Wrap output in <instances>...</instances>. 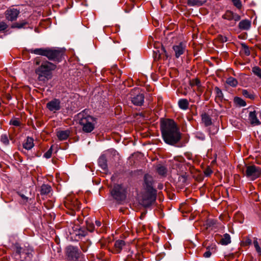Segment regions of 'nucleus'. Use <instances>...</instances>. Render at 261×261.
I'll return each mask as SVG.
<instances>
[{
	"instance_id": "4468645a",
	"label": "nucleus",
	"mask_w": 261,
	"mask_h": 261,
	"mask_svg": "<svg viewBox=\"0 0 261 261\" xmlns=\"http://www.w3.org/2000/svg\"><path fill=\"white\" fill-rule=\"evenodd\" d=\"M222 18L229 21L234 20L235 22L241 19V16L239 14L230 10H227L222 15Z\"/></svg>"
},
{
	"instance_id": "09e8293b",
	"label": "nucleus",
	"mask_w": 261,
	"mask_h": 261,
	"mask_svg": "<svg viewBox=\"0 0 261 261\" xmlns=\"http://www.w3.org/2000/svg\"><path fill=\"white\" fill-rule=\"evenodd\" d=\"M39 61H38V59H36V64L37 65H38V64H39Z\"/></svg>"
},
{
	"instance_id": "1a4fd4ad",
	"label": "nucleus",
	"mask_w": 261,
	"mask_h": 261,
	"mask_svg": "<svg viewBox=\"0 0 261 261\" xmlns=\"http://www.w3.org/2000/svg\"><path fill=\"white\" fill-rule=\"evenodd\" d=\"M131 101L132 103L136 106L143 105L144 100V96L143 94L139 93L138 89L134 90L131 93Z\"/></svg>"
},
{
	"instance_id": "aec40b11",
	"label": "nucleus",
	"mask_w": 261,
	"mask_h": 261,
	"mask_svg": "<svg viewBox=\"0 0 261 261\" xmlns=\"http://www.w3.org/2000/svg\"><path fill=\"white\" fill-rule=\"evenodd\" d=\"M98 165L105 172L108 171L107 160L105 156H100L99 158Z\"/></svg>"
},
{
	"instance_id": "b1692460",
	"label": "nucleus",
	"mask_w": 261,
	"mask_h": 261,
	"mask_svg": "<svg viewBox=\"0 0 261 261\" xmlns=\"http://www.w3.org/2000/svg\"><path fill=\"white\" fill-rule=\"evenodd\" d=\"M226 83L232 87H236L238 84V82L236 79L229 76L226 80Z\"/></svg>"
},
{
	"instance_id": "ea45409f",
	"label": "nucleus",
	"mask_w": 261,
	"mask_h": 261,
	"mask_svg": "<svg viewBox=\"0 0 261 261\" xmlns=\"http://www.w3.org/2000/svg\"><path fill=\"white\" fill-rule=\"evenodd\" d=\"M53 149L52 146L44 154L43 156L46 159H49L52 154Z\"/></svg>"
},
{
	"instance_id": "bb28decb",
	"label": "nucleus",
	"mask_w": 261,
	"mask_h": 261,
	"mask_svg": "<svg viewBox=\"0 0 261 261\" xmlns=\"http://www.w3.org/2000/svg\"><path fill=\"white\" fill-rule=\"evenodd\" d=\"M253 245L257 252L259 255H261V240L258 241L256 238H254Z\"/></svg>"
},
{
	"instance_id": "c03bdc74",
	"label": "nucleus",
	"mask_w": 261,
	"mask_h": 261,
	"mask_svg": "<svg viewBox=\"0 0 261 261\" xmlns=\"http://www.w3.org/2000/svg\"><path fill=\"white\" fill-rule=\"evenodd\" d=\"M252 241L250 239H247L244 242L245 245H249L251 244Z\"/></svg>"
},
{
	"instance_id": "f3484780",
	"label": "nucleus",
	"mask_w": 261,
	"mask_h": 261,
	"mask_svg": "<svg viewBox=\"0 0 261 261\" xmlns=\"http://www.w3.org/2000/svg\"><path fill=\"white\" fill-rule=\"evenodd\" d=\"M206 251L203 254V256L205 258L210 257L212 253L216 251V246L215 244H212L206 247Z\"/></svg>"
},
{
	"instance_id": "6e6552de",
	"label": "nucleus",
	"mask_w": 261,
	"mask_h": 261,
	"mask_svg": "<svg viewBox=\"0 0 261 261\" xmlns=\"http://www.w3.org/2000/svg\"><path fill=\"white\" fill-rule=\"evenodd\" d=\"M111 194L115 199L119 201H122L125 198L124 189L119 185L114 186L111 191Z\"/></svg>"
},
{
	"instance_id": "a878e982",
	"label": "nucleus",
	"mask_w": 261,
	"mask_h": 261,
	"mask_svg": "<svg viewBox=\"0 0 261 261\" xmlns=\"http://www.w3.org/2000/svg\"><path fill=\"white\" fill-rule=\"evenodd\" d=\"M242 95L246 98L250 99H254L255 98V95L252 91H248L246 89H243L242 92Z\"/></svg>"
},
{
	"instance_id": "473e14b6",
	"label": "nucleus",
	"mask_w": 261,
	"mask_h": 261,
	"mask_svg": "<svg viewBox=\"0 0 261 261\" xmlns=\"http://www.w3.org/2000/svg\"><path fill=\"white\" fill-rule=\"evenodd\" d=\"M124 244V242L123 240H117L115 243V246L118 250H120Z\"/></svg>"
},
{
	"instance_id": "9d476101",
	"label": "nucleus",
	"mask_w": 261,
	"mask_h": 261,
	"mask_svg": "<svg viewBox=\"0 0 261 261\" xmlns=\"http://www.w3.org/2000/svg\"><path fill=\"white\" fill-rule=\"evenodd\" d=\"M65 206L73 211H78L81 207V203L75 197L67 198L65 202Z\"/></svg>"
},
{
	"instance_id": "e433bc0d",
	"label": "nucleus",
	"mask_w": 261,
	"mask_h": 261,
	"mask_svg": "<svg viewBox=\"0 0 261 261\" xmlns=\"http://www.w3.org/2000/svg\"><path fill=\"white\" fill-rule=\"evenodd\" d=\"M136 257V254H134L132 252H130V254H128L127 255V257L125 258V261H135Z\"/></svg>"
},
{
	"instance_id": "7ed1b4c3",
	"label": "nucleus",
	"mask_w": 261,
	"mask_h": 261,
	"mask_svg": "<svg viewBox=\"0 0 261 261\" xmlns=\"http://www.w3.org/2000/svg\"><path fill=\"white\" fill-rule=\"evenodd\" d=\"M78 116L80 119L79 123L82 126L83 132L89 133L93 130L96 123L95 118L87 114L85 111L79 113Z\"/></svg>"
},
{
	"instance_id": "79ce46f5",
	"label": "nucleus",
	"mask_w": 261,
	"mask_h": 261,
	"mask_svg": "<svg viewBox=\"0 0 261 261\" xmlns=\"http://www.w3.org/2000/svg\"><path fill=\"white\" fill-rule=\"evenodd\" d=\"M7 28V25L4 22H0V31H4Z\"/></svg>"
},
{
	"instance_id": "39448f33",
	"label": "nucleus",
	"mask_w": 261,
	"mask_h": 261,
	"mask_svg": "<svg viewBox=\"0 0 261 261\" xmlns=\"http://www.w3.org/2000/svg\"><path fill=\"white\" fill-rule=\"evenodd\" d=\"M63 56V51L61 50L47 48L45 57L49 60L60 62L62 60Z\"/></svg>"
},
{
	"instance_id": "20e7f679",
	"label": "nucleus",
	"mask_w": 261,
	"mask_h": 261,
	"mask_svg": "<svg viewBox=\"0 0 261 261\" xmlns=\"http://www.w3.org/2000/svg\"><path fill=\"white\" fill-rule=\"evenodd\" d=\"M156 197V191L149 184L147 185L146 190L143 194L141 200V204L145 206H150L155 201Z\"/></svg>"
},
{
	"instance_id": "ddd939ff",
	"label": "nucleus",
	"mask_w": 261,
	"mask_h": 261,
	"mask_svg": "<svg viewBox=\"0 0 261 261\" xmlns=\"http://www.w3.org/2000/svg\"><path fill=\"white\" fill-rule=\"evenodd\" d=\"M60 104V100L55 98L47 103L46 107L50 111L56 112L61 109Z\"/></svg>"
},
{
	"instance_id": "dca6fc26",
	"label": "nucleus",
	"mask_w": 261,
	"mask_h": 261,
	"mask_svg": "<svg viewBox=\"0 0 261 261\" xmlns=\"http://www.w3.org/2000/svg\"><path fill=\"white\" fill-rule=\"evenodd\" d=\"M47 48H39L35 49H30L29 52L37 55L46 56V51Z\"/></svg>"
},
{
	"instance_id": "4c0bfd02",
	"label": "nucleus",
	"mask_w": 261,
	"mask_h": 261,
	"mask_svg": "<svg viewBox=\"0 0 261 261\" xmlns=\"http://www.w3.org/2000/svg\"><path fill=\"white\" fill-rule=\"evenodd\" d=\"M10 124L14 126H18L20 125V121L18 118H14L10 120Z\"/></svg>"
},
{
	"instance_id": "c756f323",
	"label": "nucleus",
	"mask_w": 261,
	"mask_h": 261,
	"mask_svg": "<svg viewBox=\"0 0 261 261\" xmlns=\"http://www.w3.org/2000/svg\"><path fill=\"white\" fill-rule=\"evenodd\" d=\"M215 91L216 92V99L219 100H222L223 98V94L221 90L218 87L215 88Z\"/></svg>"
},
{
	"instance_id": "de8ad7c7",
	"label": "nucleus",
	"mask_w": 261,
	"mask_h": 261,
	"mask_svg": "<svg viewBox=\"0 0 261 261\" xmlns=\"http://www.w3.org/2000/svg\"><path fill=\"white\" fill-rule=\"evenodd\" d=\"M212 173V171H208V170H207L205 172V173L207 175H209L211 173Z\"/></svg>"
},
{
	"instance_id": "4be33fe9",
	"label": "nucleus",
	"mask_w": 261,
	"mask_h": 261,
	"mask_svg": "<svg viewBox=\"0 0 261 261\" xmlns=\"http://www.w3.org/2000/svg\"><path fill=\"white\" fill-rule=\"evenodd\" d=\"M201 119L202 123H203L206 126H210L212 123L211 117L206 113L201 115Z\"/></svg>"
},
{
	"instance_id": "2eb2a0df",
	"label": "nucleus",
	"mask_w": 261,
	"mask_h": 261,
	"mask_svg": "<svg viewBox=\"0 0 261 261\" xmlns=\"http://www.w3.org/2000/svg\"><path fill=\"white\" fill-rule=\"evenodd\" d=\"M251 27V21L248 19L241 21L239 23V28L242 30H248Z\"/></svg>"
},
{
	"instance_id": "a211bd4d",
	"label": "nucleus",
	"mask_w": 261,
	"mask_h": 261,
	"mask_svg": "<svg viewBox=\"0 0 261 261\" xmlns=\"http://www.w3.org/2000/svg\"><path fill=\"white\" fill-rule=\"evenodd\" d=\"M70 135V131L68 130H60L57 132V136L58 139L61 140H66Z\"/></svg>"
},
{
	"instance_id": "f8f14e48",
	"label": "nucleus",
	"mask_w": 261,
	"mask_h": 261,
	"mask_svg": "<svg viewBox=\"0 0 261 261\" xmlns=\"http://www.w3.org/2000/svg\"><path fill=\"white\" fill-rule=\"evenodd\" d=\"M19 13L17 9L9 8L5 12L6 18L9 21H14L17 19Z\"/></svg>"
},
{
	"instance_id": "c85d7f7f",
	"label": "nucleus",
	"mask_w": 261,
	"mask_h": 261,
	"mask_svg": "<svg viewBox=\"0 0 261 261\" xmlns=\"http://www.w3.org/2000/svg\"><path fill=\"white\" fill-rule=\"evenodd\" d=\"M51 190V187L48 185H43L41 188V194H47Z\"/></svg>"
},
{
	"instance_id": "0eeeda50",
	"label": "nucleus",
	"mask_w": 261,
	"mask_h": 261,
	"mask_svg": "<svg viewBox=\"0 0 261 261\" xmlns=\"http://www.w3.org/2000/svg\"><path fill=\"white\" fill-rule=\"evenodd\" d=\"M66 254L68 261H77L80 258L81 253L77 248L69 246L66 248Z\"/></svg>"
},
{
	"instance_id": "f257e3e1",
	"label": "nucleus",
	"mask_w": 261,
	"mask_h": 261,
	"mask_svg": "<svg viewBox=\"0 0 261 261\" xmlns=\"http://www.w3.org/2000/svg\"><path fill=\"white\" fill-rule=\"evenodd\" d=\"M161 132L164 141L169 145L177 143L181 138V134L175 122L167 120L161 124Z\"/></svg>"
},
{
	"instance_id": "58836bf2",
	"label": "nucleus",
	"mask_w": 261,
	"mask_h": 261,
	"mask_svg": "<svg viewBox=\"0 0 261 261\" xmlns=\"http://www.w3.org/2000/svg\"><path fill=\"white\" fill-rule=\"evenodd\" d=\"M27 24L25 21L20 22H16L13 24L12 28H22L24 27L25 24Z\"/></svg>"
},
{
	"instance_id": "a19ab883",
	"label": "nucleus",
	"mask_w": 261,
	"mask_h": 261,
	"mask_svg": "<svg viewBox=\"0 0 261 261\" xmlns=\"http://www.w3.org/2000/svg\"><path fill=\"white\" fill-rule=\"evenodd\" d=\"M243 46L244 47V52L245 55L247 56H249L250 54V52L248 47L245 44H243Z\"/></svg>"
},
{
	"instance_id": "423d86ee",
	"label": "nucleus",
	"mask_w": 261,
	"mask_h": 261,
	"mask_svg": "<svg viewBox=\"0 0 261 261\" xmlns=\"http://www.w3.org/2000/svg\"><path fill=\"white\" fill-rule=\"evenodd\" d=\"M261 174L260 168L254 165L247 167L246 171V176L251 180H254L258 178Z\"/></svg>"
},
{
	"instance_id": "49530a36",
	"label": "nucleus",
	"mask_w": 261,
	"mask_h": 261,
	"mask_svg": "<svg viewBox=\"0 0 261 261\" xmlns=\"http://www.w3.org/2000/svg\"><path fill=\"white\" fill-rule=\"evenodd\" d=\"M95 224L98 227H99L101 225V222L99 221L96 220Z\"/></svg>"
},
{
	"instance_id": "37998d69",
	"label": "nucleus",
	"mask_w": 261,
	"mask_h": 261,
	"mask_svg": "<svg viewBox=\"0 0 261 261\" xmlns=\"http://www.w3.org/2000/svg\"><path fill=\"white\" fill-rule=\"evenodd\" d=\"M1 140H2V142L6 144H7L9 143V140L8 139L6 135L2 136Z\"/></svg>"
},
{
	"instance_id": "412c9836",
	"label": "nucleus",
	"mask_w": 261,
	"mask_h": 261,
	"mask_svg": "<svg viewBox=\"0 0 261 261\" xmlns=\"http://www.w3.org/2000/svg\"><path fill=\"white\" fill-rule=\"evenodd\" d=\"M34 146V140L31 137H28L23 144V147L28 150L32 149Z\"/></svg>"
},
{
	"instance_id": "393cba45",
	"label": "nucleus",
	"mask_w": 261,
	"mask_h": 261,
	"mask_svg": "<svg viewBox=\"0 0 261 261\" xmlns=\"http://www.w3.org/2000/svg\"><path fill=\"white\" fill-rule=\"evenodd\" d=\"M187 4L190 6L199 7L204 4V2L199 0H188Z\"/></svg>"
},
{
	"instance_id": "c9c22d12",
	"label": "nucleus",
	"mask_w": 261,
	"mask_h": 261,
	"mask_svg": "<svg viewBox=\"0 0 261 261\" xmlns=\"http://www.w3.org/2000/svg\"><path fill=\"white\" fill-rule=\"evenodd\" d=\"M158 172L159 174L162 175H164L166 173V168L162 166H159L157 169Z\"/></svg>"
},
{
	"instance_id": "f704fd0d",
	"label": "nucleus",
	"mask_w": 261,
	"mask_h": 261,
	"mask_svg": "<svg viewBox=\"0 0 261 261\" xmlns=\"http://www.w3.org/2000/svg\"><path fill=\"white\" fill-rule=\"evenodd\" d=\"M233 5L238 9H241L242 7V2L240 0H231Z\"/></svg>"
},
{
	"instance_id": "8fccbe9b",
	"label": "nucleus",
	"mask_w": 261,
	"mask_h": 261,
	"mask_svg": "<svg viewBox=\"0 0 261 261\" xmlns=\"http://www.w3.org/2000/svg\"><path fill=\"white\" fill-rule=\"evenodd\" d=\"M21 197H22V198H23L24 199H26V200L28 199V198L27 197H25V196H24V195H22Z\"/></svg>"
},
{
	"instance_id": "2f4dec72",
	"label": "nucleus",
	"mask_w": 261,
	"mask_h": 261,
	"mask_svg": "<svg viewBox=\"0 0 261 261\" xmlns=\"http://www.w3.org/2000/svg\"><path fill=\"white\" fill-rule=\"evenodd\" d=\"M190 85L191 86H196L198 89L201 87L200 81L198 79H193L190 81Z\"/></svg>"
},
{
	"instance_id": "f03ea898",
	"label": "nucleus",
	"mask_w": 261,
	"mask_h": 261,
	"mask_svg": "<svg viewBox=\"0 0 261 261\" xmlns=\"http://www.w3.org/2000/svg\"><path fill=\"white\" fill-rule=\"evenodd\" d=\"M57 66L55 64L46 61L41 64L35 70L36 73L38 75V79L39 81H45L51 77L52 71L56 69Z\"/></svg>"
},
{
	"instance_id": "72a5a7b5",
	"label": "nucleus",
	"mask_w": 261,
	"mask_h": 261,
	"mask_svg": "<svg viewBox=\"0 0 261 261\" xmlns=\"http://www.w3.org/2000/svg\"><path fill=\"white\" fill-rule=\"evenodd\" d=\"M252 72L255 75L261 79V69L259 67L257 66L254 67L252 68Z\"/></svg>"
},
{
	"instance_id": "9b49d317",
	"label": "nucleus",
	"mask_w": 261,
	"mask_h": 261,
	"mask_svg": "<svg viewBox=\"0 0 261 261\" xmlns=\"http://www.w3.org/2000/svg\"><path fill=\"white\" fill-rule=\"evenodd\" d=\"M172 48L176 58H178L186 51V44L183 42H179L173 45Z\"/></svg>"
},
{
	"instance_id": "6ab92c4d",
	"label": "nucleus",
	"mask_w": 261,
	"mask_h": 261,
	"mask_svg": "<svg viewBox=\"0 0 261 261\" xmlns=\"http://www.w3.org/2000/svg\"><path fill=\"white\" fill-rule=\"evenodd\" d=\"M249 120L252 124L257 125L259 124V121L256 117L255 111L249 113Z\"/></svg>"
},
{
	"instance_id": "7c9ffc66",
	"label": "nucleus",
	"mask_w": 261,
	"mask_h": 261,
	"mask_svg": "<svg viewBox=\"0 0 261 261\" xmlns=\"http://www.w3.org/2000/svg\"><path fill=\"white\" fill-rule=\"evenodd\" d=\"M234 102L240 107H245L246 106V103L242 98L236 97L234 98Z\"/></svg>"
},
{
	"instance_id": "a18cd8bd",
	"label": "nucleus",
	"mask_w": 261,
	"mask_h": 261,
	"mask_svg": "<svg viewBox=\"0 0 261 261\" xmlns=\"http://www.w3.org/2000/svg\"><path fill=\"white\" fill-rule=\"evenodd\" d=\"M88 229L89 231H92L94 229V225L93 224L90 225L89 226L87 225Z\"/></svg>"
},
{
	"instance_id": "5701e85b",
	"label": "nucleus",
	"mask_w": 261,
	"mask_h": 261,
	"mask_svg": "<svg viewBox=\"0 0 261 261\" xmlns=\"http://www.w3.org/2000/svg\"><path fill=\"white\" fill-rule=\"evenodd\" d=\"M179 107L184 110H186L188 109L189 103L187 99H180L178 102Z\"/></svg>"
},
{
	"instance_id": "3c124183",
	"label": "nucleus",
	"mask_w": 261,
	"mask_h": 261,
	"mask_svg": "<svg viewBox=\"0 0 261 261\" xmlns=\"http://www.w3.org/2000/svg\"><path fill=\"white\" fill-rule=\"evenodd\" d=\"M1 167V164H0V167Z\"/></svg>"
},
{
	"instance_id": "cd10ccee",
	"label": "nucleus",
	"mask_w": 261,
	"mask_h": 261,
	"mask_svg": "<svg viewBox=\"0 0 261 261\" xmlns=\"http://www.w3.org/2000/svg\"><path fill=\"white\" fill-rule=\"evenodd\" d=\"M231 240L229 234L228 233H225L224 234L223 237L221 239L220 243L223 245H227L229 244Z\"/></svg>"
}]
</instances>
